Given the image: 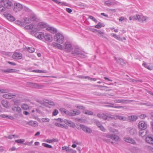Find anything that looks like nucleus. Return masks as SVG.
Listing matches in <instances>:
<instances>
[{
  "instance_id": "f257e3e1",
  "label": "nucleus",
  "mask_w": 153,
  "mask_h": 153,
  "mask_svg": "<svg viewBox=\"0 0 153 153\" xmlns=\"http://www.w3.org/2000/svg\"><path fill=\"white\" fill-rule=\"evenodd\" d=\"M54 40L59 43L62 44L64 41V36L61 33H58L55 35Z\"/></svg>"
},
{
  "instance_id": "f03ea898",
  "label": "nucleus",
  "mask_w": 153,
  "mask_h": 153,
  "mask_svg": "<svg viewBox=\"0 0 153 153\" xmlns=\"http://www.w3.org/2000/svg\"><path fill=\"white\" fill-rule=\"evenodd\" d=\"M22 8L23 6L20 4L18 3H15L14 4L13 10L16 12L20 11Z\"/></svg>"
},
{
  "instance_id": "7ed1b4c3",
  "label": "nucleus",
  "mask_w": 153,
  "mask_h": 153,
  "mask_svg": "<svg viewBox=\"0 0 153 153\" xmlns=\"http://www.w3.org/2000/svg\"><path fill=\"white\" fill-rule=\"evenodd\" d=\"M147 126L148 125L146 122L143 121H142L139 122L138 127L140 129L145 130L147 128Z\"/></svg>"
},
{
  "instance_id": "20e7f679",
  "label": "nucleus",
  "mask_w": 153,
  "mask_h": 153,
  "mask_svg": "<svg viewBox=\"0 0 153 153\" xmlns=\"http://www.w3.org/2000/svg\"><path fill=\"white\" fill-rule=\"evenodd\" d=\"M102 118L104 120H109V118L113 119L114 118V115H111L110 114L105 113L102 114Z\"/></svg>"
},
{
  "instance_id": "39448f33",
  "label": "nucleus",
  "mask_w": 153,
  "mask_h": 153,
  "mask_svg": "<svg viewBox=\"0 0 153 153\" xmlns=\"http://www.w3.org/2000/svg\"><path fill=\"white\" fill-rule=\"evenodd\" d=\"M2 3L5 8H9L13 5L11 1L9 0H4Z\"/></svg>"
},
{
  "instance_id": "423d86ee",
  "label": "nucleus",
  "mask_w": 153,
  "mask_h": 153,
  "mask_svg": "<svg viewBox=\"0 0 153 153\" xmlns=\"http://www.w3.org/2000/svg\"><path fill=\"white\" fill-rule=\"evenodd\" d=\"M72 53L74 55H79V56L82 58H84L85 57L83 53L81 52L78 48H75V50L72 52Z\"/></svg>"
},
{
  "instance_id": "0eeeda50",
  "label": "nucleus",
  "mask_w": 153,
  "mask_h": 153,
  "mask_svg": "<svg viewBox=\"0 0 153 153\" xmlns=\"http://www.w3.org/2000/svg\"><path fill=\"white\" fill-rule=\"evenodd\" d=\"M114 102L115 103H127L131 102L133 101V100H123V99H116L114 100Z\"/></svg>"
},
{
  "instance_id": "6e6552de",
  "label": "nucleus",
  "mask_w": 153,
  "mask_h": 153,
  "mask_svg": "<svg viewBox=\"0 0 153 153\" xmlns=\"http://www.w3.org/2000/svg\"><path fill=\"white\" fill-rule=\"evenodd\" d=\"M80 127L84 131L87 133H91L92 132V131L90 128L84 125L81 124Z\"/></svg>"
},
{
  "instance_id": "1a4fd4ad",
  "label": "nucleus",
  "mask_w": 153,
  "mask_h": 153,
  "mask_svg": "<svg viewBox=\"0 0 153 153\" xmlns=\"http://www.w3.org/2000/svg\"><path fill=\"white\" fill-rule=\"evenodd\" d=\"M65 49L66 51H71L73 49V47L72 45L69 43L67 42L65 43L64 45Z\"/></svg>"
},
{
  "instance_id": "9d476101",
  "label": "nucleus",
  "mask_w": 153,
  "mask_h": 153,
  "mask_svg": "<svg viewBox=\"0 0 153 153\" xmlns=\"http://www.w3.org/2000/svg\"><path fill=\"white\" fill-rule=\"evenodd\" d=\"M80 112L78 110H76L74 111L71 110L69 111L68 116H74L79 114Z\"/></svg>"
},
{
  "instance_id": "9b49d317",
  "label": "nucleus",
  "mask_w": 153,
  "mask_h": 153,
  "mask_svg": "<svg viewBox=\"0 0 153 153\" xmlns=\"http://www.w3.org/2000/svg\"><path fill=\"white\" fill-rule=\"evenodd\" d=\"M127 130L131 135L134 136L137 133V131L135 128H127Z\"/></svg>"
},
{
  "instance_id": "f8f14e48",
  "label": "nucleus",
  "mask_w": 153,
  "mask_h": 153,
  "mask_svg": "<svg viewBox=\"0 0 153 153\" xmlns=\"http://www.w3.org/2000/svg\"><path fill=\"white\" fill-rule=\"evenodd\" d=\"M44 38L45 41L49 42H51L53 40L51 35L49 33H45L44 35Z\"/></svg>"
},
{
  "instance_id": "ddd939ff",
  "label": "nucleus",
  "mask_w": 153,
  "mask_h": 153,
  "mask_svg": "<svg viewBox=\"0 0 153 153\" xmlns=\"http://www.w3.org/2000/svg\"><path fill=\"white\" fill-rule=\"evenodd\" d=\"M12 57L14 59H20L22 57V54L19 52H15L13 54Z\"/></svg>"
},
{
  "instance_id": "4468645a",
  "label": "nucleus",
  "mask_w": 153,
  "mask_h": 153,
  "mask_svg": "<svg viewBox=\"0 0 153 153\" xmlns=\"http://www.w3.org/2000/svg\"><path fill=\"white\" fill-rule=\"evenodd\" d=\"M108 104L111 105H105V106L107 107H112L117 108H123L124 109L128 108V107L126 106H116L114 105V104L111 103H108Z\"/></svg>"
},
{
  "instance_id": "2eb2a0df",
  "label": "nucleus",
  "mask_w": 153,
  "mask_h": 153,
  "mask_svg": "<svg viewBox=\"0 0 153 153\" xmlns=\"http://www.w3.org/2000/svg\"><path fill=\"white\" fill-rule=\"evenodd\" d=\"M149 19V17L143 16L142 15H138V20L140 22H143L144 21L146 22L147 20Z\"/></svg>"
},
{
  "instance_id": "dca6fc26",
  "label": "nucleus",
  "mask_w": 153,
  "mask_h": 153,
  "mask_svg": "<svg viewBox=\"0 0 153 153\" xmlns=\"http://www.w3.org/2000/svg\"><path fill=\"white\" fill-rule=\"evenodd\" d=\"M106 137L108 138H111L115 141H118L120 139L118 136L114 134H108L107 135Z\"/></svg>"
},
{
  "instance_id": "f3484780",
  "label": "nucleus",
  "mask_w": 153,
  "mask_h": 153,
  "mask_svg": "<svg viewBox=\"0 0 153 153\" xmlns=\"http://www.w3.org/2000/svg\"><path fill=\"white\" fill-rule=\"evenodd\" d=\"M35 36L39 39H42L44 38V34L41 32L36 33L34 35Z\"/></svg>"
},
{
  "instance_id": "a211bd4d",
  "label": "nucleus",
  "mask_w": 153,
  "mask_h": 153,
  "mask_svg": "<svg viewBox=\"0 0 153 153\" xmlns=\"http://www.w3.org/2000/svg\"><path fill=\"white\" fill-rule=\"evenodd\" d=\"M17 70L13 69H9L7 70H4L3 69H1L0 71L4 73H16L17 71Z\"/></svg>"
},
{
  "instance_id": "6ab92c4d",
  "label": "nucleus",
  "mask_w": 153,
  "mask_h": 153,
  "mask_svg": "<svg viewBox=\"0 0 153 153\" xmlns=\"http://www.w3.org/2000/svg\"><path fill=\"white\" fill-rule=\"evenodd\" d=\"M114 59L117 62L120 64L122 65H124L125 63L122 59L121 58H117L115 57H114Z\"/></svg>"
},
{
  "instance_id": "aec40b11",
  "label": "nucleus",
  "mask_w": 153,
  "mask_h": 153,
  "mask_svg": "<svg viewBox=\"0 0 153 153\" xmlns=\"http://www.w3.org/2000/svg\"><path fill=\"white\" fill-rule=\"evenodd\" d=\"M145 141L147 143L153 145V138L152 136H148L146 137L145 138Z\"/></svg>"
},
{
  "instance_id": "412c9836",
  "label": "nucleus",
  "mask_w": 153,
  "mask_h": 153,
  "mask_svg": "<svg viewBox=\"0 0 153 153\" xmlns=\"http://www.w3.org/2000/svg\"><path fill=\"white\" fill-rule=\"evenodd\" d=\"M46 29L53 34L57 33V30L55 28L51 27H48Z\"/></svg>"
},
{
  "instance_id": "4be33fe9",
  "label": "nucleus",
  "mask_w": 153,
  "mask_h": 153,
  "mask_svg": "<svg viewBox=\"0 0 153 153\" xmlns=\"http://www.w3.org/2000/svg\"><path fill=\"white\" fill-rule=\"evenodd\" d=\"M125 139V141L127 143H129L133 144H135L136 143L135 140L132 138L127 137Z\"/></svg>"
},
{
  "instance_id": "5701e85b",
  "label": "nucleus",
  "mask_w": 153,
  "mask_h": 153,
  "mask_svg": "<svg viewBox=\"0 0 153 153\" xmlns=\"http://www.w3.org/2000/svg\"><path fill=\"white\" fill-rule=\"evenodd\" d=\"M138 118L136 115H131L128 117V119L130 122L135 121Z\"/></svg>"
},
{
  "instance_id": "b1692460",
  "label": "nucleus",
  "mask_w": 153,
  "mask_h": 153,
  "mask_svg": "<svg viewBox=\"0 0 153 153\" xmlns=\"http://www.w3.org/2000/svg\"><path fill=\"white\" fill-rule=\"evenodd\" d=\"M1 104L5 108H9V106L8 105V103L7 101L6 100H3L1 101Z\"/></svg>"
},
{
  "instance_id": "393cba45",
  "label": "nucleus",
  "mask_w": 153,
  "mask_h": 153,
  "mask_svg": "<svg viewBox=\"0 0 153 153\" xmlns=\"http://www.w3.org/2000/svg\"><path fill=\"white\" fill-rule=\"evenodd\" d=\"M47 26V25L46 24L43 22H40L38 24V27L41 28L46 27Z\"/></svg>"
},
{
  "instance_id": "a878e982",
  "label": "nucleus",
  "mask_w": 153,
  "mask_h": 153,
  "mask_svg": "<svg viewBox=\"0 0 153 153\" xmlns=\"http://www.w3.org/2000/svg\"><path fill=\"white\" fill-rule=\"evenodd\" d=\"M12 110L18 113H20L21 112V109L20 108L19 106H15L12 108Z\"/></svg>"
},
{
  "instance_id": "bb28decb",
  "label": "nucleus",
  "mask_w": 153,
  "mask_h": 153,
  "mask_svg": "<svg viewBox=\"0 0 153 153\" xmlns=\"http://www.w3.org/2000/svg\"><path fill=\"white\" fill-rule=\"evenodd\" d=\"M94 30H96V31L98 32V35L99 36L103 38H105V36H103L104 34V32L97 29H94Z\"/></svg>"
},
{
  "instance_id": "cd10ccee",
  "label": "nucleus",
  "mask_w": 153,
  "mask_h": 153,
  "mask_svg": "<svg viewBox=\"0 0 153 153\" xmlns=\"http://www.w3.org/2000/svg\"><path fill=\"white\" fill-rule=\"evenodd\" d=\"M7 19L10 21H13L15 20V19L13 16L10 14H8L7 16Z\"/></svg>"
},
{
  "instance_id": "c85d7f7f",
  "label": "nucleus",
  "mask_w": 153,
  "mask_h": 153,
  "mask_svg": "<svg viewBox=\"0 0 153 153\" xmlns=\"http://www.w3.org/2000/svg\"><path fill=\"white\" fill-rule=\"evenodd\" d=\"M116 117L117 118L123 121H126L127 120V118L126 117L121 115H117Z\"/></svg>"
},
{
  "instance_id": "c756f323",
  "label": "nucleus",
  "mask_w": 153,
  "mask_h": 153,
  "mask_svg": "<svg viewBox=\"0 0 153 153\" xmlns=\"http://www.w3.org/2000/svg\"><path fill=\"white\" fill-rule=\"evenodd\" d=\"M140 104L141 105H145L148 106H153V104L149 102H147L146 103L141 102Z\"/></svg>"
},
{
  "instance_id": "7c9ffc66",
  "label": "nucleus",
  "mask_w": 153,
  "mask_h": 153,
  "mask_svg": "<svg viewBox=\"0 0 153 153\" xmlns=\"http://www.w3.org/2000/svg\"><path fill=\"white\" fill-rule=\"evenodd\" d=\"M138 15H136L133 16H130L129 17V19L130 20H138Z\"/></svg>"
},
{
  "instance_id": "2f4dec72",
  "label": "nucleus",
  "mask_w": 153,
  "mask_h": 153,
  "mask_svg": "<svg viewBox=\"0 0 153 153\" xmlns=\"http://www.w3.org/2000/svg\"><path fill=\"white\" fill-rule=\"evenodd\" d=\"M36 121H30L27 123V124L29 125L35 127L36 126Z\"/></svg>"
},
{
  "instance_id": "473e14b6",
  "label": "nucleus",
  "mask_w": 153,
  "mask_h": 153,
  "mask_svg": "<svg viewBox=\"0 0 153 153\" xmlns=\"http://www.w3.org/2000/svg\"><path fill=\"white\" fill-rule=\"evenodd\" d=\"M37 19L36 16L34 14H31L30 16L31 21H35Z\"/></svg>"
},
{
  "instance_id": "72a5a7b5",
  "label": "nucleus",
  "mask_w": 153,
  "mask_h": 153,
  "mask_svg": "<svg viewBox=\"0 0 153 153\" xmlns=\"http://www.w3.org/2000/svg\"><path fill=\"white\" fill-rule=\"evenodd\" d=\"M1 117L3 118H6L9 119H11L12 117L11 116L6 115L5 114H2L0 115Z\"/></svg>"
},
{
  "instance_id": "f704fd0d",
  "label": "nucleus",
  "mask_w": 153,
  "mask_h": 153,
  "mask_svg": "<svg viewBox=\"0 0 153 153\" xmlns=\"http://www.w3.org/2000/svg\"><path fill=\"white\" fill-rule=\"evenodd\" d=\"M30 83L34 87H37L39 88H41L43 87H44L43 85H39L38 84L33 83Z\"/></svg>"
},
{
  "instance_id": "c9c22d12",
  "label": "nucleus",
  "mask_w": 153,
  "mask_h": 153,
  "mask_svg": "<svg viewBox=\"0 0 153 153\" xmlns=\"http://www.w3.org/2000/svg\"><path fill=\"white\" fill-rule=\"evenodd\" d=\"M24 23L25 24H29L31 22L30 19H28L27 18H25L24 19Z\"/></svg>"
},
{
  "instance_id": "e433bc0d",
  "label": "nucleus",
  "mask_w": 153,
  "mask_h": 153,
  "mask_svg": "<svg viewBox=\"0 0 153 153\" xmlns=\"http://www.w3.org/2000/svg\"><path fill=\"white\" fill-rule=\"evenodd\" d=\"M111 35L114 37L116 39L121 41H122V38H120V37L119 36H118L116 34L114 33H112Z\"/></svg>"
},
{
  "instance_id": "4c0bfd02",
  "label": "nucleus",
  "mask_w": 153,
  "mask_h": 153,
  "mask_svg": "<svg viewBox=\"0 0 153 153\" xmlns=\"http://www.w3.org/2000/svg\"><path fill=\"white\" fill-rule=\"evenodd\" d=\"M8 97H9V99H11L15 97L16 96V94H15L12 93H8Z\"/></svg>"
},
{
  "instance_id": "58836bf2",
  "label": "nucleus",
  "mask_w": 153,
  "mask_h": 153,
  "mask_svg": "<svg viewBox=\"0 0 153 153\" xmlns=\"http://www.w3.org/2000/svg\"><path fill=\"white\" fill-rule=\"evenodd\" d=\"M9 92V90L6 89H0V93L3 94L8 93Z\"/></svg>"
},
{
  "instance_id": "ea45409f",
  "label": "nucleus",
  "mask_w": 153,
  "mask_h": 153,
  "mask_svg": "<svg viewBox=\"0 0 153 153\" xmlns=\"http://www.w3.org/2000/svg\"><path fill=\"white\" fill-rule=\"evenodd\" d=\"M33 25L31 24L29 25L25 26V28L26 29H31L33 28Z\"/></svg>"
},
{
  "instance_id": "a19ab883",
  "label": "nucleus",
  "mask_w": 153,
  "mask_h": 153,
  "mask_svg": "<svg viewBox=\"0 0 153 153\" xmlns=\"http://www.w3.org/2000/svg\"><path fill=\"white\" fill-rule=\"evenodd\" d=\"M32 71L34 72L39 73H46L45 71L41 70H34Z\"/></svg>"
},
{
  "instance_id": "79ce46f5",
  "label": "nucleus",
  "mask_w": 153,
  "mask_h": 153,
  "mask_svg": "<svg viewBox=\"0 0 153 153\" xmlns=\"http://www.w3.org/2000/svg\"><path fill=\"white\" fill-rule=\"evenodd\" d=\"M42 145L44 146L45 147L49 148H52V146L49 145L48 144L43 143H42Z\"/></svg>"
},
{
  "instance_id": "37998d69",
  "label": "nucleus",
  "mask_w": 153,
  "mask_h": 153,
  "mask_svg": "<svg viewBox=\"0 0 153 153\" xmlns=\"http://www.w3.org/2000/svg\"><path fill=\"white\" fill-rule=\"evenodd\" d=\"M144 132L142 130L140 131L139 133V135L140 136H141L142 137H143L144 136H145L146 134H147L148 133V131H146L145 132V134H143Z\"/></svg>"
},
{
  "instance_id": "c03bdc74",
  "label": "nucleus",
  "mask_w": 153,
  "mask_h": 153,
  "mask_svg": "<svg viewBox=\"0 0 153 153\" xmlns=\"http://www.w3.org/2000/svg\"><path fill=\"white\" fill-rule=\"evenodd\" d=\"M27 50L28 52L30 53H32L34 52L35 49L33 48L28 47L27 48Z\"/></svg>"
},
{
  "instance_id": "a18cd8bd",
  "label": "nucleus",
  "mask_w": 153,
  "mask_h": 153,
  "mask_svg": "<svg viewBox=\"0 0 153 153\" xmlns=\"http://www.w3.org/2000/svg\"><path fill=\"white\" fill-rule=\"evenodd\" d=\"M84 113L85 114L91 115H93V113L92 111L88 110H85Z\"/></svg>"
},
{
  "instance_id": "49530a36",
  "label": "nucleus",
  "mask_w": 153,
  "mask_h": 153,
  "mask_svg": "<svg viewBox=\"0 0 153 153\" xmlns=\"http://www.w3.org/2000/svg\"><path fill=\"white\" fill-rule=\"evenodd\" d=\"M5 10V8L4 7L3 5H2V3L0 4V12H2L4 11Z\"/></svg>"
},
{
  "instance_id": "de8ad7c7",
  "label": "nucleus",
  "mask_w": 153,
  "mask_h": 153,
  "mask_svg": "<svg viewBox=\"0 0 153 153\" xmlns=\"http://www.w3.org/2000/svg\"><path fill=\"white\" fill-rule=\"evenodd\" d=\"M25 141V140L23 139L16 140H15L16 143H24Z\"/></svg>"
},
{
  "instance_id": "09e8293b",
  "label": "nucleus",
  "mask_w": 153,
  "mask_h": 153,
  "mask_svg": "<svg viewBox=\"0 0 153 153\" xmlns=\"http://www.w3.org/2000/svg\"><path fill=\"white\" fill-rule=\"evenodd\" d=\"M16 23L21 26H23L25 25L21 21H16Z\"/></svg>"
},
{
  "instance_id": "8fccbe9b",
  "label": "nucleus",
  "mask_w": 153,
  "mask_h": 153,
  "mask_svg": "<svg viewBox=\"0 0 153 153\" xmlns=\"http://www.w3.org/2000/svg\"><path fill=\"white\" fill-rule=\"evenodd\" d=\"M102 25L100 22H99L97 25L94 26V27L100 29L102 27Z\"/></svg>"
},
{
  "instance_id": "3c124183",
  "label": "nucleus",
  "mask_w": 153,
  "mask_h": 153,
  "mask_svg": "<svg viewBox=\"0 0 153 153\" xmlns=\"http://www.w3.org/2000/svg\"><path fill=\"white\" fill-rule=\"evenodd\" d=\"M60 127H61V128H63L66 129H68V126H66V125L61 123H60Z\"/></svg>"
},
{
  "instance_id": "603ef678",
  "label": "nucleus",
  "mask_w": 153,
  "mask_h": 153,
  "mask_svg": "<svg viewBox=\"0 0 153 153\" xmlns=\"http://www.w3.org/2000/svg\"><path fill=\"white\" fill-rule=\"evenodd\" d=\"M105 4L108 6H110L112 4V3L109 1H105Z\"/></svg>"
},
{
  "instance_id": "864d4df0",
  "label": "nucleus",
  "mask_w": 153,
  "mask_h": 153,
  "mask_svg": "<svg viewBox=\"0 0 153 153\" xmlns=\"http://www.w3.org/2000/svg\"><path fill=\"white\" fill-rule=\"evenodd\" d=\"M66 152H71L72 153H76V150H73V149H66Z\"/></svg>"
},
{
  "instance_id": "5fc2aeb1",
  "label": "nucleus",
  "mask_w": 153,
  "mask_h": 153,
  "mask_svg": "<svg viewBox=\"0 0 153 153\" xmlns=\"http://www.w3.org/2000/svg\"><path fill=\"white\" fill-rule=\"evenodd\" d=\"M54 140H56V141H58V140L57 139H53L52 140H49L48 139H47L46 140V142H48V143H51L52 142H53Z\"/></svg>"
},
{
  "instance_id": "6e6d98bb",
  "label": "nucleus",
  "mask_w": 153,
  "mask_h": 153,
  "mask_svg": "<svg viewBox=\"0 0 153 153\" xmlns=\"http://www.w3.org/2000/svg\"><path fill=\"white\" fill-rule=\"evenodd\" d=\"M22 108L24 110H26L28 108V106L25 104H24L22 105Z\"/></svg>"
},
{
  "instance_id": "4d7b16f0",
  "label": "nucleus",
  "mask_w": 153,
  "mask_h": 153,
  "mask_svg": "<svg viewBox=\"0 0 153 153\" xmlns=\"http://www.w3.org/2000/svg\"><path fill=\"white\" fill-rule=\"evenodd\" d=\"M33 141L30 142H26L25 143H24V144L28 146H31L33 143Z\"/></svg>"
},
{
  "instance_id": "13d9d810",
  "label": "nucleus",
  "mask_w": 153,
  "mask_h": 153,
  "mask_svg": "<svg viewBox=\"0 0 153 153\" xmlns=\"http://www.w3.org/2000/svg\"><path fill=\"white\" fill-rule=\"evenodd\" d=\"M42 120L43 122H49L50 121V119L48 118H43L42 119Z\"/></svg>"
},
{
  "instance_id": "bf43d9fd",
  "label": "nucleus",
  "mask_w": 153,
  "mask_h": 153,
  "mask_svg": "<svg viewBox=\"0 0 153 153\" xmlns=\"http://www.w3.org/2000/svg\"><path fill=\"white\" fill-rule=\"evenodd\" d=\"M76 107L77 108H78L79 109H81V110L85 109V107L82 105L78 106H76Z\"/></svg>"
},
{
  "instance_id": "052dcab7",
  "label": "nucleus",
  "mask_w": 153,
  "mask_h": 153,
  "mask_svg": "<svg viewBox=\"0 0 153 153\" xmlns=\"http://www.w3.org/2000/svg\"><path fill=\"white\" fill-rule=\"evenodd\" d=\"M58 113V111L56 109H55L53 112V116H56L57 114Z\"/></svg>"
},
{
  "instance_id": "680f3d73",
  "label": "nucleus",
  "mask_w": 153,
  "mask_h": 153,
  "mask_svg": "<svg viewBox=\"0 0 153 153\" xmlns=\"http://www.w3.org/2000/svg\"><path fill=\"white\" fill-rule=\"evenodd\" d=\"M66 110L64 108H61L59 109V111L62 114H64Z\"/></svg>"
},
{
  "instance_id": "e2e57ef3",
  "label": "nucleus",
  "mask_w": 153,
  "mask_h": 153,
  "mask_svg": "<svg viewBox=\"0 0 153 153\" xmlns=\"http://www.w3.org/2000/svg\"><path fill=\"white\" fill-rule=\"evenodd\" d=\"M71 122L72 121H71V120H64V123L66 124H71Z\"/></svg>"
},
{
  "instance_id": "0e129e2a",
  "label": "nucleus",
  "mask_w": 153,
  "mask_h": 153,
  "mask_svg": "<svg viewBox=\"0 0 153 153\" xmlns=\"http://www.w3.org/2000/svg\"><path fill=\"white\" fill-rule=\"evenodd\" d=\"M96 125L97 126L99 127L100 128V126H101L102 125H101V123L98 121H97L96 122Z\"/></svg>"
},
{
  "instance_id": "69168bd1",
  "label": "nucleus",
  "mask_w": 153,
  "mask_h": 153,
  "mask_svg": "<svg viewBox=\"0 0 153 153\" xmlns=\"http://www.w3.org/2000/svg\"><path fill=\"white\" fill-rule=\"evenodd\" d=\"M56 48H57L58 49L61 50L63 49L62 45L59 44H58Z\"/></svg>"
},
{
  "instance_id": "338daca9",
  "label": "nucleus",
  "mask_w": 153,
  "mask_h": 153,
  "mask_svg": "<svg viewBox=\"0 0 153 153\" xmlns=\"http://www.w3.org/2000/svg\"><path fill=\"white\" fill-rule=\"evenodd\" d=\"M146 115L144 114H142L140 115V117L142 119H144L146 117Z\"/></svg>"
},
{
  "instance_id": "774afa93",
  "label": "nucleus",
  "mask_w": 153,
  "mask_h": 153,
  "mask_svg": "<svg viewBox=\"0 0 153 153\" xmlns=\"http://www.w3.org/2000/svg\"><path fill=\"white\" fill-rule=\"evenodd\" d=\"M99 128L101 131L103 132H105L106 131L105 129L102 126H100Z\"/></svg>"
}]
</instances>
